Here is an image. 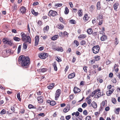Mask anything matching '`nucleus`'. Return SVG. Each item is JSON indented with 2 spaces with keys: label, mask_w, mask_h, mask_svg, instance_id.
<instances>
[{
  "label": "nucleus",
  "mask_w": 120,
  "mask_h": 120,
  "mask_svg": "<svg viewBox=\"0 0 120 120\" xmlns=\"http://www.w3.org/2000/svg\"><path fill=\"white\" fill-rule=\"evenodd\" d=\"M30 59L28 56H25L21 55L18 58V61L21 66L23 67L26 68L30 64Z\"/></svg>",
  "instance_id": "obj_1"
},
{
  "label": "nucleus",
  "mask_w": 120,
  "mask_h": 120,
  "mask_svg": "<svg viewBox=\"0 0 120 120\" xmlns=\"http://www.w3.org/2000/svg\"><path fill=\"white\" fill-rule=\"evenodd\" d=\"M21 35L22 37V40L25 43L28 42L29 43H31V39L29 36L26 35L23 32L21 33Z\"/></svg>",
  "instance_id": "obj_2"
},
{
  "label": "nucleus",
  "mask_w": 120,
  "mask_h": 120,
  "mask_svg": "<svg viewBox=\"0 0 120 120\" xmlns=\"http://www.w3.org/2000/svg\"><path fill=\"white\" fill-rule=\"evenodd\" d=\"M2 41L4 44H7L10 46L12 45V42L10 40L5 38H4L2 39Z\"/></svg>",
  "instance_id": "obj_3"
},
{
  "label": "nucleus",
  "mask_w": 120,
  "mask_h": 120,
  "mask_svg": "<svg viewBox=\"0 0 120 120\" xmlns=\"http://www.w3.org/2000/svg\"><path fill=\"white\" fill-rule=\"evenodd\" d=\"M99 49V46L97 45L94 46L92 49V50L93 52L95 54L98 53Z\"/></svg>",
  "instance_id": "obj_4"
},
{
  "label": "nucleus",
  "mask_w": 120,
  "mask_h": 120,
  "mask_svg": "<svg viewBox=\"0 0 120 120\" xmlns=\"http://www.w3.org/2000/svg\"><path fill=\"white\" fill-rule=\"evenodd\" d=\"M103 19L102 15H99L97 17V22H99V24L101 25L102 23Z\"/></svg>",
  "instance_id": "obj_5"
},
{
  "label": "nucleus",
  "mask_w": 120,
  "mask_h": 120,
  "mask_svg": "<svg viewBox=\"0 0 120 120\" xmlns=\"http://www.w3.org/2000/svg\"><path fill=\"white\" fill-rule=\"evenodd\" d=\"M61 90L60 89H58L56 91L55 94V99L56 100H57L61 94Z\"/></svg>",
  "instance_id": "obj_6"
},
{
  "label": "nucleus",
  "mask_w": 120,
  "mask_h": 120,
  "mask_svg": "<svg viewBox=\"0 0 120 120\" xmlns=\"http://www.w3.org/2000/svg\"><path fill=\"white\" fill-rule=\"evenodd\" d=\"M48 56V54L46 53H41L39 55V57L41 59H45Z\"/></svg>",
  "instance_id": "obj_7"
},
{
  "label": "nucleus",
  "mask_w": 120,
  "mask_h": 120,
  "mask_svg": "<svg viewBox=\"0 0 120 120\" xmlns=\"http://www.w3.org/2000/svg\"><path fill=\"white\" fill-rule=\"evenodd\" d=\"M57 15V12L55 11L52 10L50 11L49 13V16H54Z\"/></svg>",
  "instance_id": "obj_8"
},
{
  "label": "nucleus",
  "mask_w": 120,
  "mask_h": 120,
  "mask_svg": "<svg viewBox=\"0 0 120 120\" xmlns=\"http://www.w3.org/2000/svg\"><path fill=\"white\" fill-rule=\"evenodd\" d=\"M39 37L38 35L36 36L35 37V46L38 45L39 42Z\"/></svg>",
  "instance_id": "obj_9"
},
{
  "label": "nucleus",
  "mask_w": 120,
  "mask_h": 120,
  "mask_svg": "<svg viewBox=\"0 0 120 120\" xmlns=\"http://www.w3.org/2000/svg\"><path fill=\"white\" fill-rule=\"evenodd\" d=\"M26 10V8L24 6H22L20 9V12L23 14L25 13Z\"/></svg>",
  "instance_id": "obj_10"
},
{
  "label": "nucleus",
  "mask_w": 120,
  "mask_h": 120,
  "mask_svg": "<svg viewBox=\"0 0 120 120\" xmlns=\"http://www.w3.org/2000/svg\"><path fill=\"white\" fill-rule=\"evenodd\" d=\"M53 49L54 50H56L58 51L62 52L63 51V48L61 47H58L56 48H53Z\"/></svg>",
  "instance_id": "obj_11"
},
{
  "label": "nucleus",
  "mask_w": 120,
  "mask_h": 120,
  "mask_svg": "<svg viewBox=\"0 0 120 120\" xmlns=\"http://www.w3.org/2000/svg\"><path fill=\"white\" fill-rule=\"evenodd\" d=\"M42 97L41 96L38 97L37 98V99L38 103H41L43 102Z\"/></svg>",
  "instance_id": "obj_12"
},
{
  "label": "nucleus",
  "mask_w": 120,
  "mask_h": 120,
  "mask_svg": "<svg viewBox=\"0 0 120 120\" xmlns=\"http://www.w3.org/2000/svg\"><path fill=\"white\" fill-rule=\"evenodd\" d=\"M73 90L75 93H77L80 91V89L76 87H74Z\"/></svg>",
  "instance_id": "obj_13"
},
{
  "label": "nucleus",
  "mask_w": 120,
  "mask_h": 120,
  "mask_svg": "<svg viewBox=\"0 0 120 120\" xmlns=\"http://www.w3.org/2000/svg\"><path fill=\"white\" fill-rule=\"evenodd\" d=\"M75 73L73 72L69 74L68 76V78L69 79H71L73 78L75 76Z\"/></svg>",
  "instance_id": "obj_14"
},
{
  "label": "nucleus",
  "mask_w": 120,
  "mask_h": 120,
  "mask_svg": "<svg viewBox=\"0 0 120 120\" xmlns=\"http://www.w3.org/2000/svg\"><path fill=\"white\" fill-rule=\"evenodd\" d=\"M17 5L16 4H14L13 6L11 8L12 11L13 12L15 11L17 9Z\"/></svg>",
  "instance_id": "obj_15"
},
{
  "label": "nucleus",
  "mask_w": 120,
  "mask_h": 120,
  "mask_svg": "<svg viewBox=\"0 0 120 120\" xmlns=\"http://www.w3.org/2000/svg\"><path fill=\"white\" fill-rule=\"evenodd\" d=\"M92 106L94 109L96 108L97 107V105L95 102L93 101L91 103Z\"/></svg>",
  "instance_id": "obj_16"
},
{
  "label": "nucleus",
  "mask_w": 120,
  "mask_h": 120,
  "mask_svg": "<svg viewBox=\"0 0 120 120\" xmlns=\"http://www.w3.org/2000/svg\"><path fill=\"white\" fill-rule=\"evenodd\" d=\"M55 85L54 83H52V84H50L48 86L47 88L49 89H51L54 87V86Z\"/></svg>",
  "instance_id": "obj_17"
},
{
  "label": "nucleus",
  "mask_w": 120,
  "mask_h": 120,
  "mask_svg": "<svg viewBox=\"0 0 120 120\" xmlns=\"http://www.w3.org/2000/svg\"><path fill=\"white\" fill-rule=\"evenodd\" d=\"M86 34H81L78 37V38L84 39L86 37Z\"/></svg>",
  "instance_id": "obj_18"
},
{
  "label": "nucleus",
  "mask_w": 120,
  "mask_h": 120,
  "mask_svg": "<svg viewBox=\"0 0 120 120\" xmlns=\"http://www.w3.org/2000/svg\"><path fill=\"white\" fill-rule=\"evenodd\" d=\"M107 39V37L105 35H103L101 38V41H104Z\"/></svg>",
  "instance_id": "obj_19"
},
{
  "label": "nucleus",
  "mask_w": 120,
  "mask_h": 120,
  "mask_svg": "<svg viewBox=\"0 0 120 120\" xmlns=\"http://www.w3.org/2000/svg\"><path fill=\"white\" fill-rule=\"evenodd\" d=\"M101 93L100 92V91H99L98 93L96 94V95H95V98H99L102 95H101Z\"/></svg>",
  "instance_id": "obj_20"
},
{
  "label": "nucleus",
  "mask_w": 120,
  "mask_h": 120,
  "mask_svg": "<svg viewBox=\"0 0 120 120\" xmlns=\"http://www.w3.org/2000/svg\"><path fill=\"white\" fill-rule=\"evenodd\" d=\"M53 66L54 67V70L56 71L57 70V68L56 66V64L55 62H54L53 64Z\"/></svg>",
  "instance_id": "obj_21"
},
{
  "label": "nucleus",
  "mask_w": 120,
  "mask_h": 120,
  "mask_svg": "<svg viewBox=\"0 0 120 120\" xmlns=\"http://www.w3.org/2000/svg\"><path fill=\"white\" fill-rule=\"evenodd\" d=\"M93 31L92 29L91 28L88 29L87 30V32L89 34H92Z\"/></svg>",
  "instance_id": "obj_22"
},
{
  "label": "nucleus",
  "mask_w": 120,
  "mask_h": 120,
  "mask_svg": "<svg viewBox=\"0 0 120 120\" xmlns=\"http://www.w3.org/2000/svg\"><path fill=\"white\" fill-rule=\"evenodd\" d=\"M79 114L80 113L79 112L77 111L76 112H74L72 113V116L75 115L77 117L79 115Z\"/></svg>",
  "instance_id": "obj_23"
},
{
  "label": "nucleus",
  "mask_w": 120,
  "mask_h": 120,
  "mask_svg": "<svg viewBox=\"0 0 120 120\" xmlns=\"http://www.w3.org/2000/svg\"><path fill=\"white\" fill-rule=\"evenodd\" d=\"M78 15L79 16H81L82 15V11L81 9L79 10L78 12Z\"/></svg>",
  "instance_id": "obj_24"
},
{
  "label": "nucleus",
  "mask_w": 120,
  "mask_h": 120,
  "mask_svg": "<svg viewBox=\"0 0 120 120\" xmlns=\"http://www.w3.org/2000/svg\"><path fill=\"white\" fill-rule=\"evenodd\" d=\"M31 12L34 15H37L38 14V12H35L33 9H32Z\"/></svg>",
  "instance_id": "obj_25"
},
{
  "label": "nucleus",
  "mask_w": 120,
  "mask_h": 120,
  "mask_svg": "<svg viewBox=\"0 0 120 120\" xmlns=\"http://www.w3.org/2000/svg\"><path fill=\"white\" fill-rule=\"evenodd\" d=\"M100 2H98L97 4V7L98 10H99L101 8V7L100 6Z\"/></svg>",
  "instance_id": "obj_26"
},
{
  "label": "nucleus",
  "mask_w": 120,
  "mask_h": 120,
  "mask_svg": "<svg viewBox=\"0 0 120 120\" xmlns=\"http://www.w3.org/2000/svg\"><path fill=\"white\" fill-rule=\"evenodd\" d=\"M58 37V35H55L52 37V39L53 40H55L57 39Z\"/></svg>",
  "instance_id": "obj_27"
},
{
  "label": "nucleus",
  "mask_w": 120,
  "mask_h": 120,
  "mask_svg": "<svg viewBox=\"0 0 120 120\" xmlns=\"http://www.w3.org/2000/svg\"><path fill=\"white\" fill-rule=\"evenodd\" d=\"M118 4L117 3H115L113 5V7L114 8V9L116 10L117 9L118 6Z\"/></svg>",
  "instance_id": "obj_28"
},
{
  "label": "nucleus",
  "mask_w": 120,
  "mask_h": 120,
  "mask_svg": "<svg viewBox=\"0 0 120 120\" xmlns=\"http://www.w3.org/2000/svg\"><path fill=\"white\" fill-rule=\"evenodd\" d=\"M120 110V108H118L115 110V113L116 114H118L119 113V111Z\"/></svg>",
  "instance_id": "obj_29"
},
{
  "label": "nucleus",
  "mask_w": 120,
  "mask_h": 120,
  "mask_svg": "<svg viewBox=\"0 0 120 120\" xmlns=\"http://www.w3.org/2000/svg\"><path fill=\"white\" fill-rule=\"evenodd\" d=\"M69 12V10L67 7H66L65 8V11H64V13L65 14H67Z\"/></svg>",
  "instance_id": "obj_30"
},
{
  "label": "nucleus",
  "mask_w": 120,
  "mask_h": 120,
  "mask_svg": "<svg viewBox=\"0 0 120 120\" xmlns=\"http://www.w3.org/2000/svg\"><path fill=\"white\" fill-rule=\"evenodd\" d=\"M13 39L16 41H19L21 40L20 38L16 37H14L13 38Z\"/></svg>",
  "instance_id": "obj_31"
},
{
  "label": "nucleus",
  "mask_w": 120,
  "mask_h": 120,
  "mask_svg": "<svg viewBox=\"0 0 120 120\" xmlns=\"http://www.w3.org/2000/svg\"><path fill=\"white\" fill-rule=\"evenodd\" d=\"M94 59L95 61H97L99 60L100 59V56H96L94 57Z\"/></svg>",
  "instance_id": "obj_32"
},
{
  "label": "nucleus",
  "mask_w": 120,
  "mask_h": 120,
  "mask_svg": "<svg viewBox=\"0 0 120 120\" xmlns=\"http://www.w3.org/2000/svg\"><path fill=\"white\" fill-rule=\"evenodd\" d=\"M80 44L81 45H86V42L84 40H82L80 42Z\"/></svg>",
  "instance_id": "obj_33"
},
{
  "label": "nucleus",
  "mask_w": 120,
  "mask_h": 120,
  "mask_svg": "<svg viewBox=\"0 0 120 120\" xmlns=\"http://www.w3.org/2000/svg\"><path fill=\"white\" fill-rule=\"evenodd\" d=\"M62 4H56L55 5V7L56 8H58V7H60L62 6Z\"/></svg>",
  "instance_id": "obj_34"
},
{
  "label": "nucleus",
  "mask_w": 120,
  "mask_h": 120,
  "mask_svg": "<svg viewBox=\"0 0 120 120\" xmlns=\"http://www.w3.org/2000/svg\"><path fill=\"white\" fill-rule=\"evenodd\" d=\"M28 107L29 109L33 108L36 109V107L35 106H34L31 104H29L28 106Z\"/></svg>",
  "instance_id": "obj_35"
},
{
  "label": "nucleus",
  "mask_w": 120,
  "mask_h": 120,
  "mask_svg": "<svg viewBox=\"0 0 120 120\" xmlns=\"http://www.w3.org/2000/svg\"><path fill=\"white\" fill-rule=\"evenodd\" d=\"M83 19L84 20H88V15L87 14H86L83 17Z\"/></svg>",
  "instance_id": "obj_36"
},
{
  "label": "nucleus",
  "mask_w": 120,
  "mask_h": 120,
  "mask_svg": "<svg viewBox=\"0 0 120 120\" xmlns=\"http://www.w3.org/2000/svg\"><path fill=\"white\" fill-rule=\"evenodd\" d=\"M20 93H18L17 94V98L20 101H21V99L20 98Z\"/></svg>",
  "instance_id": "obj_37"
},
{
  "label": "nucleus",
  "mask_w": 120,
  "mask_h": 120,
  "mask_svg": "<svg viewBox=\"0 0 120 120\" xmlns=\"http://www.w3.org/2000/svg\"><path fill=\"white\" fill-rule=\"evenodd\" d=\"M27 44L25 43L23 44V48L24 49H27Z\"/></svg>",
  "instance_id": "obj_38"
},
{
  "label": "nucleus",
  "mask_w": 120,
  "mask_h": 120,
  "mask_svg": "<svg viewBox=\"0 0 120 120\" xmlns=\"http://www.w3.org/2000/svg\"><path fill=\"white\" fill-rule=\"evenodd\" d=\"M37 23L39 26H40L42 25V22L41 21L39 20L37 22Z\"/></svg>",
  "instance_id": "obj_39"
},
{
  "label": "nucleus",
  "mask_w": 120,
  "mask_h": 120,
  "mask_svg": "<svg viewBox=\"0 0 120 120\" xmlns=\"http://www.w3.org/2000/svg\"><path fill=\"white\" fill-rule=\"evenodd\" d=\"M6 111L4 109H3L0 112V113L1 114H4L5 113Z\"/></svg>",
  "instance_id": "obj_40"
},
{
  "label": "nucleus",
  "mask_w": 120,
  "mask_h": 120,
  "mask_svg": "<svg viewBox=\"0 0 120 120\" xmlns=\"http://www.w3.org/2000/svg\"><path fill=\"white\" fill-rule=\"evenodd\" d=\"M40 70H41V71L42 72H44L46 71H47V69L45 68H42L41 69H40Z\"/></svg>",
  "instance_id": "obj_41"
},
{
  "label": "nucleus",
  "mask_w": 120,
  "mask_h": 120,
  "mask_svg": "<svg viewBox=\"0 0 120 120\" xmlns=\"http://www.w3.org/2000/svg\"><path fill=\"white\" fill-rule=\"evenodd\" d=\"M21 45H19L18 47V54H19L21 50Z\"/></svg>",
  "instance_id": "obj_42"
},
{
  "label": "nucleus",
  "mask_w": 120,
  "mask_h": 120,
  "mask_svg": "<svg viewBox=\"0 0 120 120\" xmlns=\"http://www.w3.org/2000/svg\"><path fill=\"white\" fill-rule=\"evenodd\" d=\"M56 104V102L54 101H51L50 105H54Z\"/></svg>",
  "instance_id": "obj_43"
},
{
  "label": "nucleus",
  "mask_w": 120,
  "mask_h": 120,
  "mask_svg": "<svg viewBox=\"0 0 120 120\" xmlns=\"http://www.w3.org/2000/svg\"><path fill=\"white\" fill-rule=\"evenodd\" d=\"M116 99L114 98H112V102L114 104L116 103Z\"/></svg>",
  "instance_id": "obj_44"
},
{
  "label": "nucleus",
  "mask_w": 120,
  "mask_h": 120,
  "mask_svg": "<svg viewBox=\"0 0 120 120\" xmlns=\"http://www.w3.org/2000/svg\"><path fill=\"white\" fill-rule=\"evenodd\" d=\"M25 112V110L24 109H21L19 111V114H23Z\"/></svg>",
  "instance_id": "obj_45"
},
{
  "label": "nucleus",
  "mask_w": 120,
  "mask_h": 120,
  "mask_svg": "<svg viewBox=\"0 0 120 120\" xmlns=\"http://www.w3.org/2000/svg\"><path fill=\"white\" fill-rule=\"evenodd\" d=\"M70 22L71 23V24H74L75 23V21L73 19H71L70 20Z\"/></svg>",
  "instance_id": "obj_46"
},
{
  "label": "nucleus",
  "mask_w": 120,
  "mask_h": 120,
  "mask_svg": "<svg viewBox=\"0 0 120 120\" xmlns=\"http://www.w3.org/2000/svg\"><path fill=\"white\" fill-rule=\"evenodd\" d=\"M58 26H59V28L60 29L62 30L64 28V26L62 25H58Z\"/></svg>",
  "instance_id": "obj_47"
},
{
  "label": "nucleus",
  "mask_w": 120,
  "mask_h": 120,
  "mask_svg": "<svg viewBox=\"0 0 120 120\" xmlns=\"http://www.w3.org/2000/svg\"><path fill=\"white\" fill-rule=\"evenodd\" d=\"M87 106L86 103L85 102L83 103L82 105V107L83 108H85Z\"/></svg>",
  "instance_id": "obj_48"
},
{
  "label": "nucleus",
  "mask_w": 120,
  "mask_h": 120,
  "mask_svg": "<svg viewBox=\"0 0 120 120\" xmlns=\"http://www.w3.org/2000/svg\"><path fill=\"white\" fill-rule=\"evenodd\" d=\"M106 93L107 95L108 96H109L110 95L112 94V93L110 92L109 90L107 91L106 92Z\"/></svg>",
  "instance_id": "obj_49"
},
{
  "label": "nucleus",
  "mask_w": 120,
  "mask_h": 120,
  "mask_svg": "<svg viewBox=\"0 0 120 120\" xmlns=\"http://www.w3.org/2000/svg\"><path fill=\"white\" fill-rule=\"evenodd\" d=\"M74 43L76 44V45L78 46L79 45V43L78 41L76 40H75L74 41Z\"/></svg>",
  "instance_id": "obj_50"
},
{
  "label": "nucleus",
  "mask_w": 120,
  "mask_h": 120,
  "mask_svg": "<svg viewBox=\"0 0 120 120\" xmlns=\"http://www.w3.org/2000/svg\"><path fill=\"white\" fill-rule=\"evenodd\" d=\"M87 67L85 66L83 68V69L84 70V71L86 72H87Z\"/></svg>",
  "instance_id": "obj_51"
},
{
  "label": "nucleus",
  "mask_w": 120,
  "mask_h": 120,
  "mask_svg": "<svg viewBox=\"0 0 120 120\" xmlns=\"http://www.w3.org/2000/svg\"><path fill=\"white\" fill-rule=\"evenodd\" d=\"M64 35L65 36H68V34L66 31H64L63 33Z\"/></svg>",
  "instance_id": "obj_52"
},
{
  "label": "nucleus",
  "mask_w": 120,
  "mask_h": 120,
  "mask_svg": "<svg viewBox=\"0 0 120 120\" xmlns=\"http://www.w3.org/2000/svg\"><path fill=\"white\" fill-rule=\"evenodd\" d=\"M83 113L85 115H87L88 113L87 111L86 110H84L83 111Z\"/></svg>",
  "instance_id": "obj_53"
},
{
  "label": "nucleus",
  "mask_w": 120,
  "mask_h": 120,
  "mask_svg": "<svg viewBox=\"0 0 120 120\" xmlns=\"http://www.w3.org/2000/svg\"><path fill=\"white\" fill-rule=\"evenodd\" d=\"M100 91V89H97L94 90V91L93 92H94V94H95L97 92Z\"/></svg>",
  "instance_id": "obj_54"
},
{
  "label": "nucleus",
  "mask_w": 120,
  "mask_h": 120,
  "mask_svg": "<svg viewBox=\"0 0 120 120\" xmlns=\"http://www.w3.org/2000/svg\"><path fill=\"white\" fill-rule=\"evenodd\" d=\"M59 36L61 37H62L64 36L63 33L62 32H60L59 34Z\"/></svg>",
  "instance_id": "obj_55"
},
{
  "label": "nucleus",
  "mask_w": 120,
  "mask_h": 120,
  "mask_svg": "<svg viewBox=\"0 0 120 120\" xmlns=\"http://www.w3.org/2000/svg\"><path fill=\"white\" fill-rule=\"evenodd\" d=\"M49 29V26H47L44 27V30H48Z\"/></svg>",
  "instance_id": "obj_56"
},
{
  "label": "nucleus",
  "mask_w": 120,
  "mask_h": 120,
  "mask_svg": "<svg viewBox=\"0 0 120 120\" xmlns=\"http://www.w3.org/2000/svg\"><path fill=\"white\" fill-rule=\"evenodd\" d=\"M114 43L115 45H116L118 43V40H117L116 38H115V41Z\"/></svg>",
  "instance_id": "obj_57"
},
{
  "label": "nucleus",
  "mask_w": 120,
  "mask_h": 120,
  "mask_svg": "<svg viewBox=\"0 0 120 120\" xmlns=\"http://www.w3.org/2000/svg\"><path fill=\"white\" fill-rule=\"evenodd\" d=\"M38 2H34L32 5L33 6H35L38 5Z\"/></svg>",
  "instance_id": "obj_58"
},
{
  "label": "nucleus",
  "mask_w": 120,
  "mask_h": 120,
  "mask_svg": "<svg viewBox=\"0 0 120 120\" xmlns=\"http://www.w3.org/2000/svg\"><path fill=\"white\" fill-rule=\"evenodd\" d=\"M66 120H68L71 118V116L70 115H68L66 116Z\"/></svg>",
  "instance_id": "obj_59"
},
{
  "label": "nucleus",
  "mask_w": 120,
  "mask_h": 120,
  "mask_svg": "<svg viewBox=\"0 0 120 120\" xmlns=\"http://www.w3.org/2000/svg\"><path fill=\"white\" fill-rule=\"evenodd\" d=\"M65 108L66 109H68V110H69L70 109V105H68Z\"/></svg>",
  "instance_id": "obj_60"
},
{
  "label": "nucleus",
  "mask_w": 120,
  "mask_h": 120,
  "mask_svg": "<svg viewBox=\"0 0 120 120\" xmlns=\"http://www.w3.org/2000/svg\"><path fill=\"white\" fill-rule=\"evenodd\" d=\"M111 61L109 60H107L106 61V64H109L111 63Z\"/></svg>",
  "instance_id": "obj_61"
},
{
  "label": "nucleus",
  "mask_w": 120,
  "mask_h": 120,
  "mask_svg": "<svg viewBox=\"0 0 120 120\" xmlns=\"http://www.w3.org/2000/svg\"><path fill=\"white\" fill-rule=\"evenodd\" d=\"M105 102L104 101H103L101 104V105L104 107L105 104Z\"/></svg>",
  "instance_id": "obj_62"
},
{
  "label": "nucleus",
  "mask_w": 120,
  "mask_h": 120,
  "mask_svg": "<svg viewBox=\"0 0 120 120\" xmlns=\"http://www.w3.org/2000/svg\"><path fill=\"white\" fill-rule=\"evenodd\" d=\"M91 117L90 116H87L86 117V120H90L91 119Z\"/></svg>",
  "instance_id": "obj_63"
},
{
  "label": "nucleus",
  "mask_w": 120,
  "mask_h": 120,
  "mask_svg": "<svg viewBox=\"0 0 120 120\" xmlns=\"http://www.w3.org/2000/svg\"><path fill=\"white\" fill-rule=\"evenodd\" d=\"M112 81L114 83H116V80L115 78H113L112 80Z\"/></svg>",
  "instance_id": "obj_64"
}]
</instances>
